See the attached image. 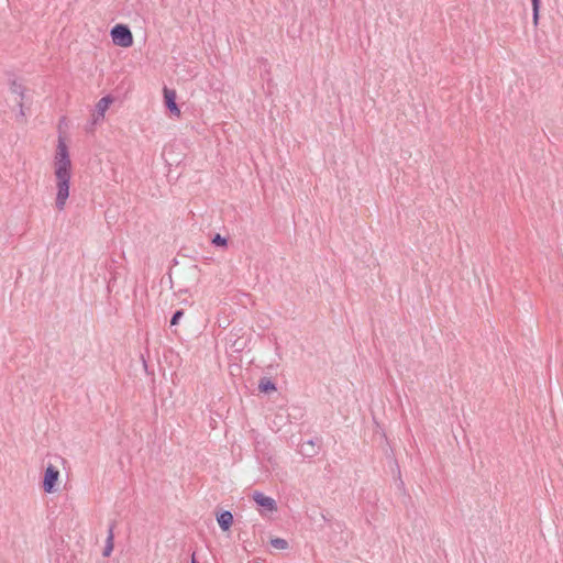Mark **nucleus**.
Segmentation results:
<instances>
[{
	"instance_id": "1",
	"label": "nucleus",
	"mask_w": 563,
	"mask_h": 563,
	"mask_svg": "<svg viewBox=\"0 0 563 563\" xmlns=\"http://www.w3.org/2000/svg\"><path fill=\"white\" fill-rule=\"evenodd\" d=\"M54 175H71V161L65 141L59 137L54 157Z\"/></svg>"
},
{
	"instance_id": "2",
	"label": "nucleus",
	"mask_w": 563,
	"mask_h": 563,
	"mask_svg": "<svg viewBox=\"0 0 563 563\" xmlns=\"http://www.w3.org/2000/svg\"><path fill=\"white\" fill-rule=\"evenodd\" d=\"M56 178V200H55V207L57 210L62 211L64 210L67 199L69 197V184L71 175H60L55 176Z\"/></svg>"
},
{
	"instance_id": "3",
	"label": "nucleus",
	"mask_w": 563,
	"mask_h": 563,
	"mask_svg": "<svg viewBox=\"0 0 563 563\" xmlns=\"http://www.w3.org/2000/svg\"><path fill=\"white\" fill-rule=\"evenodd\" d=\"M111 37L113 43L121 47H130L133 44L132 32L124 24L114 25L111 30Z\"/></svg>"
},
{
	"instance_id": "4",
	"label": "nucleus",
	"mask_w": 563,
	"mask_h": 563,
	"mask_svg": "<svg viewBox=\"0 0 563 563\" xmlns=\"http://www.w3.org/2000/svg\"><path fill=\"white\" fill-rule=\"evenodd\" d=\"M59 477V471L53 466L48 465L44 473V479H43V489L45 493H52L54 492L56 482Z\"/></svg>"
},
{
	"instance_id": "5",
	"label": "nucleus",
	"mask_w": 563,
	"mask_h": 563,
	"mask_svg": "<svg viewBox=\"0 0 563 563\" xmlns=\"http://www.w3.org/2000/svg\"><path fill=\"white\" fill-rule=\"evenodd\" d=\"M163 92L166 108L170 111L172 114L179 118L180 110L176 103V91L165 87Z\"/></svg>"
},
{
	"instance_id": "6",
	"label": "nucleus",
	"mask_w": 563,
	"mask_h": 563,
	"mask_svg": "<svg viewBox=\"0 0 563 563\" xmlns=\"http://www.w3.org/2000/svg\"><path fill=\"white\" fill-rule=\"evenodd\" d=\"M253 499L258 506L264 507L269 511L277 509L276 501L272 497L265 496L263 493L255 492L253 494Z\"/></svg>"
},
{
	"instance_id": "7",
	"label": "nucleus",
	"mask_w": 563,
	"mask_h": 563,
	"mask_svg": "<svg viewBox=\"0 0 563 563\" xmlns=\"http://www.w3.org/2000/svg\"><path fill=\"white\" fill-rule=\"evenodd\" d=\"M299 451L302 455L312 457L318 453V448L313 440H309L300 444Z\"/></svg>"
},
{
	"instance_id": "8",
	"label": "nucleus",
	"mask_w": 563,
	"mask_h": 563,
	"mask_svg": "<svg viewBox=\"0 0 563 563\" xmlns=\"http://www.w3.org/2000/svg\"><path fill=\"white\" fill-rule=\"evenodd\" d=\"M217 520H218L220 528L223 531H227L230 529V527L233 523V516L230 511L225 510L218 516Z\"/></svg>"
},
{
	"instance_id": "9",
	"label": "nucleus",
	"mask_w": 563,
	"mask_h": 563,
	"mask_svg": "<svg viewBox=\"0 0 563 563\" xmlns=\"http://www.w3.org/2000/svg\"><path fill=\"white\" fill-rule=\"evenodd\" d=\"M113 99L110 96L102 97L96 104V111L99 117L103 118L106 111L109 106L112 103Z\"/></svg>"
},
{
	"instance_id": "10",
	"label": "nucleus",
	"mask_w": 563,
	"mask_h": 563,
	"mask_svg": "<svg viewBox=\"0 0 563 563\" xmlns=\"http://www.w3.org/2000/svg\"><path fill=\"white\" fill-rule=\"evenodd\" d=\"M113 529H114V523H111L109 526L108 537H107V541H106V547L103 549V556H110V554H111V552L113 550V539H114Z\"/></svg>"
},
{
	"instance_id": "11",
	"label": "nucleus",
	"mask_w": 563,
	"mask_h": 563,
	"mask_svg": "<svg viewBox=\"0 0 563 563\" xmlns=\"http://www.w3.org/2000/svg\"><path fill=\"white\" fill-rule=\"evenodd\" d=\"M258 389L262 393H271L276 390V386L271 379L262 378L258 383Z\"/></svg>"
},
{
	"instance_id": "12",
	"label": "nucleus",
	"mask_w": 563,
	"mask_h": 563,
	"mask_svg": "<svg viewBox=\"0 0 563 563\" xmlns=\"http://www.w3.org/2000/svg\"><path fill=\"white\" fill-rule=\"evenodd\" d=\"M10 90H11L12 93L18 95L20 97V100H23V98H24V90L25 89H24V87L21 84H19L15 80H13L11 82Z\"/></svg>"
},
{
	"instance_id": "13",
	"label": "nucleus",
	"mask_w": 563,
	"mask_h": 563,
	"mask_svg": "<svg viewBox=\"0 0 563 563\" xmlns=\"http://www.w3.org/2000/svg\"><path fill=\"white\" fill-rule=\"evenodd\" d=\"M533 11V24L537 25L539 21L540 0H531Z\"/></svg>"
},
{
	"instance_id": "14",
	"label": "nucleus",
	"mask_w": 563,
	"mask_h": 563,
	"mask_svg": "<svg viewBox=\"0 0 563 563\" xmlns=\"http://www.w3.org/2000/svg\"><path fill=\"white\" fill-rule=\"evenodd\" d=\"M212 244H214L216 246H227L228 241L220 234H216L212 239Z\"/></svg>"
},
{
	"instance_id": "15",
	"label": "nucleus",
	"mask_w": 563,
	"mask_h": 563,
	"mask_svg": "<svg viewBox=\"0 0 563 563\" xmlns=\"http://www.w3.org/2000/svg\"><path fill=\"white\" fill-rule=\"evenodd\" d=\"M272 544L274 548L282 549V550L286 549L288 545L287 541L284 539H280V538H276V539L272 540Z\"/></svg>"
},
{
	"instance_id": "16",
	"label": "nucleus",
	"mask_w": 563,
	"mask_h": 563,
	"mask_svg": "<svg viewBox=\"0 0 563 563\" xmlns=\"http://www.w3.org/2000/svg\"><path fill=\"white\" fill-rule=\"evenodd\" d=\"M184 316V310H176L170 319V325L178 324L180 318Z\"/></svg>"
},
{
	"instance_id": "17",
	"label": "nucleus",
	"mask_w": 563,
	"mask_h": 563,
	"mask_svg": "<svg viewBox=\"0 0 563 563\" xmlns=\"http://www.w3.org/2000/svg\"><path fill=\"white\" fill-rule=\"evenodd\" d=\"M18 104L20 107V115L21 117H24V111H23V100H19L18 101Z\"/></svg>"
},
{
	"instance_id": "18",
	"label": "nucleus",
	"mask_w": 563,
	"mask_h": 563,
	"mask_svg": "<svg viewBox=\"0 0 563 563\" xmlns=\"http://www.w3.org/2000/svg\"><path fill=\"white\" fill-rule=\"evenodd\" d=\"M191 563H199V562L196 560L195 554H192V556H191Z\"/></svg>"
}]
</instances>
